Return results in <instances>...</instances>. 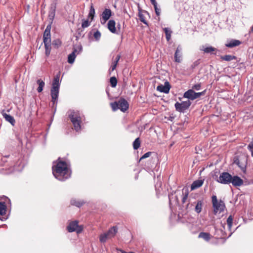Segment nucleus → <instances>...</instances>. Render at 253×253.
<instances>
[{
	"label": "nucleus",
	"mask_w": 253,
	"mask_h": 253,
	"mask_svg": "<svg viewBox=\"0 0 253 253\" xmlns=\"http://www.w3.org/2000/svg\"><path fill=\"white\" fill-rule=\"evenodd\" d=\"M52 173L58 180L65 181L70 177L71 170L68 167L66 162L59 158L53 163Z\"/></svg>",
	"instance_id": "f257e3e1"
},
{
	"label": "nucleus",
	"mask_w": 253,
	"mask_h": 253,
	"mask_svg": "<svg viewBox=\"0 0 253 253\" xmlns=\"http://www.w3.org/2000/svg\"><path fill=\"white\" fill-rule=\"evenodd\" d=\"M60 73H58L54 78L52 86L50 90V95L51 97V101L53 105H56L58 102V98L59 93V88L60 85Z\"/></svg>",
	"instance_id": "f03ea898"
},
{
	"label": "nucleus",
	"mask_w": 253,
	"mask_h": 253,
	"mask_svg": "<svg viewBox=\"0 0 253 253\" xmlns=\"http://www.w3.org/2000/svg\"><path fill=\"white\" fill-rule=\"evenodd\" d=\"M10 159H11V157L9 155H6L3 157L0 155V167H13V169L14 170H18L23 168L25 166V163L23 162V160H19L14 164L13 162L10 161Z\"/></svg>",
	"instance_id": "7ed1b4c3"
},
{
	"label": "nucleus",
	"mask_w": 253,
	"mask_h": 253,
	"mask_svg": "<svg viewBox=\"0 0 253 253\" xmlns=\"http://www.w3.org/2000/svg\"><path fill=\"white\" fill-rule=\"evenodd\" d=\"M69 117L73 124L75 130L78 132L81 129L82 118L79 112L71 111Z\"/></svg>",
	"instance_id": "20e7f679"
},
{
	"label": "nucleus",
	"mask_w": 253,
	"mask_h": 253,
	"mask_svg": "<svg viewBox=\"0 0 253 253\" xmlns=\"http://www.w3.org/2000/svg\"><path fill=\"white\" fill-rule=\"evenodd\" d=\"M118 232V228L116 226H113L109 228L108 231L101 234L99 236V241L101 243H104L108 240L114 238Z\"/></svg>",
	"instance_id": "39448f33"
},
{
	"label": "nucleus",
	"mask_w": 253,
	"mask_h": 253,
	"mask_svg": "<svg viewBox=\"0 0 253 253\" xmlns=\"http://www.w3.org/2000/svg\"><path fill=\"white\" fill-rule=\"evenodd\" d=\"M211 200L213 208V213L215 215L217 213H220L224 211L225 206L223 201L220 200L219 202H218L215 195L212 196Z\"/></svg>",
	"instance_id": "423d86ee"
},
{
	"label": "nucleus",
	"mask_w": 253,
	"mask_h": 253,
	"mask_svg": "<svg viewBox=\"0 0 253 253\" xmlns=\"http://www.w3.org/2000/svg\"><path fill=\"white\" fill-rule=\"evenodd\" d=\"M191 104L190 100L182 101L181 103L176 102L174 104L175 110L180 113H184L187 110Z\"/></svg>",
	"instance_id": "0eeeda50"
},
{
	"label": "nucleus",
	"mask_w": 253,
	"mask_h": 253,
	"mask_svg": "<svg viewBox=\"0 0 253 253\" xmlns=\"http://www.w3.org/2000/svg\"><path fill=\"white\" fill-rule=\"evenodd\" d=\"M232 175L228 172H222L216 179V181L223 184H229L231 183Z\"/></svg>",
	"instance_id": "6e6552de"
},
{
	"label": "nucleus",
	"mask_w": 253,
	"mask_h": 253,
	"mask_svg": "<svg viewBox=\"0 0 253 253\" xmlns=\"http://www.w3.org/2000/svg\"><path fill=\"white\" fill-rule=\"evenodd\" d=\"M67 229L69 232L75 231L77 233H80L82 231L83 228L78 225V221L75 220L69 223L67 227Z\"/></svg>",
	"instance_id": "1a4fd4ad"
},
{
	"label": "nucleus",
	"mask_w": 253,
	"mask_h": 253,
	"mask_svg": "<svg viewBox=\"0 0 253 253\" xmlns=\"http://www.w3.org/2000/svg\"><path fill=\"white\" fill-rule=\"evenodd\" d=\"M170 88V85L169 82L166 81L164 84H160L157 87V90L161 92L168 93Z\"/></svg>",
	"instance_id": "9d476101"
},
{
	"label": "nucleus",
	"mask_w": 253,
	"mask_h": 253,
	"mask_svg": "<svg viewBox=\"0 0 253 253\" xmlns=\"http://www.w3.org/2000/svg\"><path fill=\"white\" fill-rule=\"evenodd\" d=\"M119 108L122 112H125L128 108V103L124 98H121L119 100Z\"/></svg>",
	"instance_id": "9b49d317"
},
{
	"label": "nucleus",
	"mask_w": 253,
	"mask_h": 253,
	"mask_svg": "<svg viewBox=\"0 0 253 253\" xmlns=\"http://www.w3.org/2000/svg\"><path fill=\"white\" fill-rule=\"evenodd\" d=\"M112 11L110 9L105 8L102 13L101 23L104 24L111 17Z\"/></svg>",
	"instance_id": "f8f14e48"
},
{
	"label": "nucleus",
	"mask_w": 253,
	"mask_h": 253,
	"mask_svg": "<svg viewBox=\"0 0 253 253\" xmlns=\"http://www.w3.org/2000/svg\"><path fill=\"white\" fill-rule=\"evenodd\" d=\"M200 50L201 51H203L206 53H211V54H216L215 53H214V51L217 50V49L215 47H213L211 46H205L204 45H202L200 46Z\"/></svg>",
	"instance_id": "ddd939ff"
},
{
	"label": "nucleus",
	"mask_w": 253,
	"mask_h": 253,
	"mask_svg": "<svg viewBox=\"0 0 253 253\" xmlns=\"http://www.w3.org/2000/svg\"><path fill=\"white\" fill-rule=\"evenodd\" d=\"M241 44V42L238 40L231 39L227 41L225 46L228 48H232Z\"/></svg>",
	"instance_id": "4468645a"
},
{
	"label": "nucleus",
	"mask_w": 253,
	"mask_h": 253,
	"mask_svg": "<svg viewBox=\"0 0 253 253\" xmlns=\"http://www.w3.org/2000/svg\"><path fill=\"white\" fill-rule=\"evenodd\" d=\"M231 183L234 186H240L243 184V180L238 176H232Z\"/></svg>",
	"instance_id": "2eb2a0df"
},
{
	"label": "nucleus",
	"mask_w": 253,
	"mask_h": 253,
	"mask_svg": "<svg viewBox=\"0 0 253 253\" xmlns=\"http://www.w3.org/2000/svg\"><path fill=\"white\" fill-rule=\"evenodd\" d=\"M183 97L189 100L196 99L195 92L193 89H190L184 92Z\"/></svg>",
	"instance_id": "dca6fc26"
},
{
	"label": "nucleus",
	"mask_w": 253,
	"mask_h": 253,
	"mask_svg": "<svg viewBox=\"0 0 253 253\" xmlns=\"http://www.w3.org/2000/svg\"><path fill=\"white\" fill-rule=\"evenodd\" d=\"M115 25L116 23L114 20H110L108 23V28L111 33L118 34Z\"/></svg>",
	"instance_id": "f3484780"
},
{
	"label": "nucleus",
	"mask_w": 253,
	"mask_h": 253,
	"mask_svg": "<svg viewBox=\"0 0 253 253\" xmlns=\"http://www.w3.org/2000/svg\"><path fill=\"white\" fill-rule=\"evenodd\" d=\"M203 205L204 201L203 200H198L195 205V211L198 214L200 213L202 211Z\"/></svg>",
	"instance_id": "a211bd4d"
},
{
	"label": "nucleus",
	"mask_w": 253,
	"mask_h": 253,
	"mask_svg": "<svg viewBox=\"0 0 253 253\" xmlns=\"http://www.w3.org/2000/svg\"><path fill=\"white\" fill-rule=\"evenodd\" d=\"M181 47L178 46L174 53V60L176 62L180 63L181 62Z\"/></svg>",
	"instance_id": "6ab92c4d"
},
{
	"label": "nucleus",
	"mask_w": 253,
	"mask_h": 253,
	"mask_svg": "<svg viewBox=\"0 0 253 253\" xmlns=\"http://www.w3.org/2000/svg\"><path fill=\"white\" fill-rule=\"evenodd\" d=\"M204 181L202 179H198L194 181L191 185V189L195 190L200 187L203 184Z\"/></svg>",
	"instance_id": "aec40b11"
},
{
	"label": "nucleus",
	"mask_w": 253,
	"mask_h": 253,
	"mask_svg": "<svg viewBox=\"0 0 253 253\" xmlns=\"http://www.w3.org/2000/svg\"><path fill=\"white\" fill-rule=\"evenodd\" d=\"M50 33H43V39L44 46H47L50 45L51 39H50Z\"/></svg>",
	"instance_id": "412c9836"
},
{
	"label": "nucleus",
	"mask_w": 253,
	"mask_h": 253,
	"mask_svg": "<svg viewBox=\"0 0 253 253\" xmlns=\"http://www.w3.org/2000/svg\"><path fill=\"white\" fill-rule=\"evenodd\" d=\"M85 202L84 200L72 199L71 200V204L72 205L75 206L78 208L82 206Z\"/></svg>",
	"instance_id": "4be33fe9"
},
{
	"label": "nucleus",
	"mask_w": 253,
	"mask_h": 253,
	"mask_svg": "<svg viewBox=\"0 0 253 253\" xmlns=\"http://www.w3.org/2000/svg\"><path fill=\"white\" fill-rule=\"evenodd\" d=\"M2 116L6 121L10 123L12 126L14 125L15 121L12 116L6 113H2Z\"/></svg>",
	"instance_id": "5701e85b"
},
{
	"label": "nucleus",
	"mask_w": 253,
	"mask_h": 253,
	"mask_svg": "<svg viewBox=\"0 0 253 253\" xmlns=\"http://www.w3.org/2000/svg\"><path fill=\"white\" fill-rule=\"evenodd\" d=\"M182 203L183 204L186 203L187 200V198L189 195V190L188 189L183 188L182 190Z\"/></svg>",
	"instance_id": "b1692460"
},
{
	"label": "nucleus",
	"mask_w": 253,
	"mask_h": 253,
	"mask_svg": "<svg viewBox=\"0 0 253 253\" xmlns=\"http://www.w3.org/2000/svg\"><path fill=\"white\" fill-rule=\"evenodd\" d=\"M6 211V206L5 202H0V215L3 216L5 214Z\"/></svg>",
	"instance_id": "393cba45"
},
{
	"label": "nucleus",
	"mask_w": 253,
	"mask_h": 253,
	"mask_svg": "<svg viewBox=\"0 0 253 253\" xmlns=\"http://www.w3.org/2000/svg\"><path fill=\"white\" fill-rule=\"evenodd\" d=\"M198 237L204 239L206 241H209L211 239V235L208 233L201 232Z\"/></svg>",
	"instance_id": "a878e982"
},
{
	"label": "nucleus",
	"mask_w": 253,
	"mask_h": 253,
	"mask_svg": "<svg viewBox=\"0 0 253 253\" xmlns=\"http://www.w3.org/2000/svg\"><path fill=\"white\" fill-rule=\"evenodd\" d=\"M37 83L39 84V87L37 88V91L38 92H41L43 90V88L45 85V83L41 79H38L37 81Z\"/></svg>",
	"instance_id": "bb28decb"
},
{
	"label": "nucleus",
	"mask_w": 253,
	"mask_h": 253,
	"mask_svg": "<svg viewBox=\"0 0 253 253\" xmlns=\"http://www.w3.org/2000/svg\"><path fill=\"white\" fill-rule=\"evenodd\" d=\"M95 13V9L93 7V5H91L90 6L89 13L88 14V18L90 19L91 21H92L93 20Z\"/></svg>",
	"instance_id": "cd10ccee"
},
{
	"label": "nucleus",
	"mask_w": 253,
	"mask_h": 253,
	"mask_svg": "<svg viewBox=\"0 0 253 253\" xmlns=\"http://www.w3.org/2000/svg\"><path fill=\"white\" fill-rule=\"evenodd\" d=\"M220 58L226 61H230L236 59V56L231 55H225L224 56H221Z\"/></svg>",
	"instance_id": "c85d7f7f"
},
{
	"label": "nucleus",
	"mask_w": 253,
	"mask_h": 253,
	"mask_svg": "<svg viewBox=\"0 0 253 253\" xmlns=\"http://www.w3.org/2000/svg\"><path fill=\"white\" fill-rule=\"evenodd\" d=\"M83 50L82 45L80 44L77 46H74L73 47V51L72 52H74L75 54H78L82 52Z\"/></svg>",
	"instance_id": "c756f323"
},
{
	"label": "nucleus",
	"mask_w": 253,
	"mask_h": 253,
	"mask_svg": "<svg viewBox=\"0 0 253 253\" xmlns=\"http://www.w3.org/2000/svg\"><path fill=\"white\" fill-rule=\"evenodd\" d=\"M56 6H51V9L49 13V17L50 19L53 20L55 15Z\"/></svg>",
	"instance_id": "7c9ffc66"
},
{
	"label": "nucleus",
	"mask_w": 253,
	"mask_h": 253,
	"mask_svg": "<svg viewBox=\"0 0 253 253\" xmlns=\"http://www.w3.org/2000/svg\"><path fill=\"white\" fill-rule=\"evenodd\" d=\"M76 54L74 52H72L68 56V62L70 64H73L75 60Z\"/></svg>",
	"instance_id": "2f4dec72"
},
{
	"label": "nucleus",
	"mask_w": 253,
	"mask_h": 253,
	"mask_svg": "<svg viewBox=\"0 0 253 253\" xmlns=\"http://www.w3.org/2000/svg\"><path fill=\"white\" fill-rule=\"evenodd\" d=\"M164 31L165 33L167 41H169L171 38V31L169 30L168 28H165Z\"/></svg>",
	"instance_id": "473e14b6"
},
{
	"label": "nucleus",
	"mask_w": 253,
	"mask_h": 253,
	"mask_svg": "<svg viewBox=\"0 0 253 253\" xmlns=\"http://www.w3.org/2000/svg\"><path fill=\"white\" fill-rule=\"evenodd\" d=\"M234 163L237 165L242 169H243L245 168V166L244 165H241L240 161L237 156L234 157Z\"/></svg>",
	"instance_id": "72a5a7b5"
},
{
	"label": "nucleus",
	"mask_w": 253,
	"mask_h": 253,
	"mask_svg": "<svg viewBox=\"0 0 253 253\" xmlns=\"http://www.w3.org/2000/svg\"><path fill=\"white\" fill-rule=\"evenodd\" d=\"M140 146V141L139 138H137L133 142V147L134 150H137Z\"/></svg>",
	"instance_id": "f704fd0d"
},
{
	"label": "nucleus",
	"mask_w": 253,
	"mask_h": 253,
	"mask_svg": "<svg viewBox=\"0 0 253 253\" xmlns=\"http://www.w3.org/2000/svg\"><path fill=\"white\" fill-rule=\"evenodd\" d=\"M91 22V20L90 21H89L88 19H87V20L83 19L82 23V27L83 29H84L85 28L89 27L90 25Z\"/></svg>",
	"instance_id": "c9c22d12"
},
{
	"label": "nucleus",
	"mask_w": 253,
	"mask_h": 253,
	"mask_svg": "<svg viewBox=\"0 0 253 253\" xmlns=\"http://www.w3.org/2000/svg\"><path fill=\"white\" fill-rule=\"evenodd\" d=\"M110 82L112 87H115L116 86L117 84V80L116 77H111L110 79Z\"/></svg>",
	"instance_id": "e433bc0d"
},
{
	"label": "nucleus",
	"mask_w": 253,
	"mask_h": 253,
	"mask_svg": "<svg viewBox=\"0 0 253 253\" xmlns=\"http://www.w3.org/2000/svg\"><path fill=\"white\" fill-rule=\"evenodd\" d=\"M111 106L113 111H116L119 109V100L111 103Z\"/></svg>",
	"instance_id": "4c0bfd02"
},
{
	"label": "nucleus",
	"mask_w": 253,
	"mask_h": 253,
	"mask_svg": "<svg viewBox=\"0 0 253 253\" xmlns=\"http://www.w3.org/2000/svg\"><path fill=\"white\" fill-rule=\"evenodd\" d=\"M138 16L140 21L143 23L144 24L148 26V23L147 21L145 19L144 16L143 15V14L140 12H139Z\"/></svg>",
	"instance_id": "58836bf2"
},
{
	"label": "nucleus",
	"mask_w": 253,
	"mask_h": 253,
	"mask_svg": "<svg viewBox=\"0 0 253 253\" xmlns=\"http://www.w3.org/2000/svg\"><path fill=\"white\" fill-rule=\"evenodd\" d=\"M93 37L96 41H98L101 38V33L98 30H97L94 33Z\"/></svg>",
	"instance_id": "ea45409f"
},
{
	"label": "nucleus",
	"mask_w": 253,
	"mask_h": 253,
	"mask_svg": "<svg viewBox=\"0 0 253 253\" xmlns=\"http://www.w3.org/2000/svg\"><path fill=\"white\" fill-rule=\"evenodd\" d=\"M232 223H233V217L232 215H230L227 219V223L228 227L229 229H230L232 226Z\"/></svg>",
	"instance_id": "a19ab883"
},
{
	"label": "nucleus",
	"mask_w": 253,
	"mask_h": 253,
	"mask_svg": "<svg viewBox=\"0 0 253 253\" xmlns=\"http://www.w3.org/2000/svg\"><path fill=\"white\" fill-rule=\"evenodd\" d=\"M191 87V89H193V90H199L201 88V83H198L194 85H193Z\"/></svg>",
	"instance_id": "79ce46f5"
},
{
	"label": "nucleus",
	"mask_w": 253,
	"mask_h": 253,
	"mask_svg": "<svg viewBox=\"0 0 253 253\" xmlns=\"http://www.w3.org/2000/svg\"><path fill=\"white\" fill-rule=\"evenodd\" d=\"M248 149L251 152V155L253 157V140L248 146Z\"/></svg>",
	"instance_id": "37998d69"
},
{
	"label": "nucleus",
	"mask_w": 253,
	"mask_h": 253,
	"mask_svg": "<svg viewBox=\"0 0 253 253\" xmlns=\"http://www.w3.org/2000/svg\"><path fill=\"white\" fill-rule=\"evenodd\" d=\"M206 90H204V91L200 92H195L196 99L200 97L202 95H204L205 94Z\"/></svg>",
	"instance_id": "c03bdc74"
},
{
	"label": "nucleus",
	"mask_w": 253,
	"mask_h": 253,
	"mask_svg": "<svg viewBox=\"0 0 253 253\" xmlns=\"http://www.w3.org/2000/svg\"><path fill=\"white\" fill-rule=\"evenodd\" d=\"M45 54L46 56H48L50 52V45L45 46Z\"/></svg>",
	"instance_id": "a18cd8bd"
},
{
	"label": "nucleus",
	"mask_w": 253,
	"mask_h": 253,
	"mask_svg": "<svg viewBox=\"0 0 253 253\" xmlns=\"http://www.w3.org/2000/svg\"><path fill=\"white\" fill-rule=\"evenodd\" d=\"M155 11L157 16H159L161 13V9L158 7V6H154Z\"/></svg>",
	"instance_id": "49530a36"
},
{
	"label": "nucleus",
	"mask_w": 253,
	"mask_h": 253,
	"mask_svg": "<svg viewBox=\"0 0 253 253\" xmlns=\"http://www.w3.org/2000/svg\"><path fill=\"white\" fill-rule=\"evenodd\" d=\"M151 154V152H148L146 153H145L140 158V160L145 159L146 158L149 157Z\"/></svg>",
	"instance_id": "de8ad7c7"
},
{
	"label": "nucleus",
	"mask_w": 253,
	"mask_h": 253,
	"mask_svg": "<svg viewBox=\"0 0 253 253\" xmlns=\"http://www.w3.org/2000/svg\"><path fill=\"white\" fill-rule=\"evenodd\" d=\"M120 58H121V56L120 55H117L115 58V59L114 60V61L112 63H113L114 64H115L116 65H117Z\"/></svg>",
	"instance_id": "09e8293b"
},
{
	"label": "nucleus",
	"mask_w": 253,
	"mask_h": 253,
	"mask_svg": "<svg viewBox=\"0 0 253 253\" xmlns=\"http://www.w3.org/2000/svg\"><path fill=\"white\" fill-rule=\"evenodd\" d=\"M200 63V60L198 59L195 61L192 64V67L193 68L196 67V66H198Z\"/></svg>",
	"instance_id": "8fccbe9b"
},
{
	"label": "nucleus",
	"mask_w": 253,
	"mask_h": 253,
	"mask_svg": "<svg viewBox=\"0 0 253 253\" xmlns=\"http://www.w3.org/2000/svg\"><path fill=\"white\" fill-rule=\"evenodd\" d=\"M50 30H51V25L49 24L46 26V29L44 32L50 33Z\"/></svg>",
	"instance_id": "3c124183"
},
{
	"label": "nucleus",
	"mask_w": 253,
	"mask_h": 253,
	"mask_svg": "<svg viewBox=\"0 0 253 253\" xmlns=\"http://www.w3.org/2000/svg\"><path fill=\"white\" fill-rule=\"evenodd\" d=\"M151 3L153 4V5L154 6L157 5V3L156 1V0H150Z\"/></svg>",
	"instance_id": "603ef678"
},
{
	"label": "nucleus",
	"mask_w": 253,
	"mask_h": 253,
	"mask_svg": "<svg viewBox=\"0 0 253 253\" xmlns=\"http://www.w3.org/2000/svg\"><path fill=\"white\" fill-rule=\"evenodd\" d=\"M116 67H117V65L112 63L111 67V71H114L116 69Z\"/></svg>",
	"instance_id": "864d4df0"
},
{
	"label": "nucleus",
	"mask_w": 253,
	"mask_h": 253,
	"mask_svg": "<svg viewBox=\"0 0 253 253\" xmlns=\"http://www.w3.org/2000/svg\"><path fill=\"white\" fill-rule=\"evenodd\" d=\"M169 206L170 207L171 205V196L170 195L169 196Z\"/></svg>",
	"instance_id": "5fc2aeb1"
},
{
	"label": "nucleus",
	"mask_w": 253,
	"mask_h": 253,
	"mask_svg": "<svg viewBox=\"0 0 253 253\" xmlns=\"http://www.w3.org/2000/svg\"><path fill=\"white\" fill-rule=\"evenodd\" d=\"M117 28L120 30L121 28V24L120 23H118L117 25Z\"/></svg>",
	"instance_id": "6e6d98bb"
},
{
	"label": "nucleus",
	"mask_w": 253,
	"mask_h": 253,
	"mask_svg": "<svg viewBox=\"0 0 253 253\" xmlns=\"http://www.w3.org/2000/svg\"><path fill=\"white\" fill-rule=\"evenodd\" d=\"M253 33V25L251 27L249 33Z\"/></svg>",
	"instance_id": "4d7b16f0"
},
{
	"label": "nucleus",
	"mask_w": 253,
	"mask_h": 253,
	"mask_svg": "<svg viewBox=\"0 0 253 253\" xmlns=\"http://www.w3.org/2000/svg\"><path fill=\"white\" fill-rule=\"evenodd\" d=\"M6 219V218L5 217H0V220H1V221H4L5 220V219Z\"/></svg>",
	"instance_id": "13d9d810"
},
{
	"label": "nucleus",
	"mask_w": 253,
	"mask_h": 253,
	"mask_svg": "<svg viewBox=\"0 0 253 253\" xmlns=\"http://www.w3.org/2000/svg\"><path fill=\"white\" fill-rule=\"evenodd\" d=\"M118 251H120L121 252V253H126L122 250H118Z\"/></svg>",
	"instance_id": "bf43d9fd"
},
{
	"label": "nucleus",
	"mask_w": 253,
	"mask_h": 253,
	"mask_svg": "<svg viewBox=\"0 0 253 253\" xmlns=\"http://www.w3.org/2000/svg\"><path fill=\"white\" fill-rule=\"evenodd\" d=\"M144 12H145V13H146L148 14V13L147 11H145Z\"/></svg>",
	"instance_id": "052dcab7"
},
{
	"label": "nucleus",
	"mask_w": 253,
	"mask_h": 253,
	"mask_svg": "<svg viewBox=\"0 0 253 253\" xmlns=\"http://www.w3.org/2000/svg\"><path fill=\"white\" fill-rule=\"evenodd\" d=\"M231 234H232V233H231V234L229 235V237H229L230 236H231Z\"/></svg>",
	"instance_id": "680f3d73"
},
{
	"label": "nucleus",
	"mask_w": 253,
	"mask_h": 253,
	"mask_svg": "<svg viewBox=\"0 0 253 253\" xmlns=\"http://www.w3.org/2000/svg\"><path fill=\"white\" fill-rule=\"evenodd\" d=\"M188 205H189V204H188L187 205L186 208L188 206Z\"/></svg>",
	"instance_id": "e2e57ef3"
}]
</instances>
